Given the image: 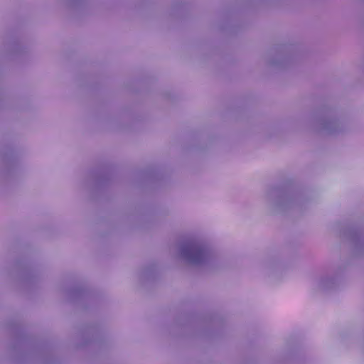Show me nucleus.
<instances>
[{
  "instance_id": "nucleus-1",
  "label": "nucleus",
  "mask_w": 364,
  "mask_h": 364,
  "mask_svg": "<svg viewBox=\"0 0 364 364\" xmlns=\"http://www.w3.org/2000/svg\"><path fill=\"white\" fill-rule=\"evenodd\" d=\"M183 254L193 261H198L203 258L204 250L201 248L191 247L184 249Z\"/></svg>"
}]
</instances>
